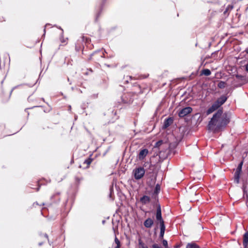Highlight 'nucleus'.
<instances>
[{
    "instance_id": "obj_1",
    "label": "nucleus",
    "mask_w": 248,
    "mask_h": 248,
    "mask_svg": "<svg viewBox=\"0 0 248 248\" xmlns=\"http://www.w3.org/2000/svg\"><path fill=\"white\" fill-rule=\"evenodd\" d=\"M230 121V116L228 113H223L222 109H218L211 120L209 122L208 127L210 129H220L225 127Z\"/></svg>"
},
{
    "instance_id": "obj_2",
    "label": "nucleus",
    "mask_w": 248,
    "mask_h": 248,
    "mask_svg": "<svg viewBox=\"0 0 248 248\" xmlns=\"http://www.w3.org/2000/svg\"><path fill=\"white\" fill-rule=\"evenodd\" d=\"M157 207L156 213L155 215L156 220L159 225L165 224L164 221L162 217L161 206L159 202L154 203Z\"/></svg>"
},
{
    "instance_id": "obj_3",
    "label": "nucleus",
    "mask_w": 248,
    "mask_h": 248,
    "mask_svg": "<svg viewBox=\"0 0 248 248\" xmlns=\"http://www.w3.org/2000/svg\"><path fill=\"white\" fill-rule=\"evenodd\" d=\"M89 41V39L87 37H85L84 36H82L79 39H78L75 44V49L77 51H79L81 50H82L84 46L83 43L88 42Z\"/></svg>"
},
{
    "instance_id": "obj_4",
    "label": "nucleus",
    "mask_w": 248,
    "mask_h": 248,
    "mask_svg": "<svg viewBox=\"0 0 248 248\" xmlns=\"http://www.w3.org/2000/svg\"><path fill=\"white\" fill-rule=\"evenodd\" d=\"M243 165V161H241L238 164L234 175V181L236 184L240 182V175L242 172V166Z\"/></svg>"
},
{
    "instance_id": "obj_5",
    "label": "nucleus",
    "mask_w": 248,
    "mask_h": 248,
    "mask_svg": "<svg viewBox=\"0 0 248 248\" xmlns=\"http://www.w3.org/2000/svg\"><path fill=\"white\" fill-rule=\"evenodd\" d=\"M133 174L134 178L136 180H139L141 179L145 174V170L143 167H140L138 168H136L133 170Z\"/></svg>"
},
{
    "instance_id": "obj_6",
    "label": "nucleus",
    "mask_w": 248,
    "mask_h": 248,
    "mask_svg": "<svg viewBox=\"0 0 248 248\" xmlns=\"http://www.w3.org/2000/svg\"><path fill=\"white\" fill-rule=\"evenodd\" d=\"M192 111V108L190 107H185L178 112V116L180 117L183 118L188 114L190 113Z\"/></svg>"
},
{
    "instance_id": "obj_7",
    "label": "nucleus",
    "mask_w": 248,
    "mask_h": 248,
    "mask_svg": "<svg viewBox=\"0 0 248 248\" xmlns=\"http://www.w3.org/2000/svg\"><path fill=\"white\" fill-rule=\"evenodd\" d=\"M160 191V186L159 184H157L155 185V188L152 194V198L155 200V203L158 202V195Z\"/></svg>"
},
{
    "instance_id": "obj_8",
    "label": "nucleus",
    "mask_w": 248,
    "mask_h": 248,
    "mask_svg": "<svg viewBox=\"0 0 248 248\" xmlns=\"http://www.w3.org/2000/svg\"><path fill=\"white\" fill-rule=\"evenodd\" d=\"M122 102L124 104H130L133 102V99L129 93H124L121 96Z\"/></svg>"
},
{
    "instance_id": "obj_9",
    "label": "nucleus",
    "mask_w": 248,
    "mask_h": 248,
    "mask_svg": "<svg viewBox=\"0 0 248 248\" xmlns=\"http://www.w3.org/2000/svg\"><path fill=\"white\" fill-rule=\"evenodd\" d=\"M227 100V97L222 95L218 98L214 103L219 108L222 106Z\"/></svg>"
},
{
    "instance_id": "obj_10",
    "label": "nucleus",
    "mask_w": 248,
    "mask_h": 248,
    "mask_svg": "<svg viewBox=\"0 0 248 248\" xmlns=\"http://www.w3.org/2000/svg\"><path fill=\"white\" fill-rule=\"evenodd\" d=\"M148 152V150L146 148L140 150L138 155L139 159L143 160L146 156Z\"/></svg>"
},
{
    "instance_id": "obj_11",
    "label": "nucleus",
    "mask_w": 248,
    "mask_h": 248,
    "mask_svg": "<svg viewBox=\"0 0 248 248\" xmlns=\"http://www.w3.org/2000/svg\"><path fill=\"white\" fill-rule=\"evenodd\" d=\"M218 108L219 107L214 102L212 106L206 110V115H209L215 110H217Z\"/></svg>"
},
{
    "instance_id": "obj_12",
    "label": "nucleus",
    "mask_w": 248,
    "mask_h": 248,
    "mask_svg": "<svg viewBox=\"0 0 248 248\" xmlns=\"http://www.w3.org/2000/svg\"><path fill=\"white\" fill-rule=\"evenodd\" d=\"M173 118L172 117H169L166 119L164 122L163 128L166 129L173 122Z\"/></svg>"
},
{
    "instance_id": "obj_13",
    "label": "nucleus",
    "mask_w": 248,
    "mask_h": 248,
    "mask_svg": "<svg viewBox=\"0 0 248 248\" xmlns=\"http://www.w3.org/2000/svg\"><path fill=\"white\" fill-rule=\"evenodd\" d=\"M144 226L147 228H150L154 224V220L150 217L147 218L143 223Z\"/></svg>"
},
{
    "instance_id": "obj_14",
    "label": "nucleus",
    "mask_w": 248,
    "mask_h": 248,
    "mask_svg": "<svg viewBox=\"0 0 248 248\" xmlns=\"http://www.w3.org/2000/svg\"><path fill=\"white\" fill-rule=\"evenodd\" d=\"M243 245L244 248H248V231L243 235Z\"/></svg>"
},
{
    "instance_id": "obj_15",
    "label": "nucleus",
    "mask_w": 248,
    "mask_h": 248,
    "mask_svg": "<svg viewBox=\"0 0 248 248\" xmlns=\"http://www.w3.org/2000/svg\"><path fill=\"white\" fill-rule=\"evenodd\" d=\"M140 202L143 204H146L150 202V198L146 195H144L140 198Z\"/></svg>"
},
{
    "instance_id": "obj_16",
    "label": "nucleus",
    "mask_w": 248,
    "mask_h": 248,
    "mask_svg": "<svg viewBox=\"0 0 248 248\" xmlns=\"http://www.w3.org/2000/svg\"><path fill=\"white\" fill-rule=\"evenodd\" d=\"M60 192H56L51 197V200L53 201L54 202H59L60 201Z\"/></svg>"
},
{
    "instance_id": "obj_17",
    "label": "nucleus",
    "mask_w": 248,
    "mask_h": 248,
    "mask_svg": "<svg viewBox=\"0 0 248 248\" xmlns=\"http://www.w3.org/2000/svg\"><path fill=\"white\" fill-rule=\"evenodd\" d=\"M159 226H160V229L159 238L160 239H162L164 237L166 227H165V224L159 225Z\"/></svg>"
},
{
    "instance_id": "obj_18",
    "label": "nucleus",
    "mask_w": 248,
    "mask_h": 248,
    "mask_svg": "<svg viewBox=\"0 0 248 248\" xmlns=\"http://www.w3.org/2000/svg\"><path fill=\"white\" fill-rule=\"evenodd\" d=\"M100 52H101L100 50L95 51L94 52H93V53L91 54L90 59H92V56H94L95 54H98V53H100L99 55V57H100V58H105V56L104 53H102L101 54V53H100Z\"/></svg>"
},
{
    "instance_id": "obj_19",
    "label": "nucleus",
    "mask_w": 248,
    "mask_h": 248,
    "mask_svg": "<svg viewBox=\"0 0 248 248\" xmlns=\"http://www.w3.org/2000/svg\"><path fill=\"white\" fill-rule=\"evenodd\" d=\"M186 248H200V247L195 243H190L187 244Z\"/></svg>"
},
{
    "instance_id": "obj_20",
    "label": "nucleus",
    "mask_w": 248,
    "mask_h": 248,
    "mask_svg": "<svg viewBox=\"0 0 248 248\" xmlns=\"http://www.w3.org/2000/svg\"><path fill=\"white\" fill-rule=\"evenodd\" d=\"M202 74L205 76H208L211 75V71L208 69H204L202 70Z\"/></svg>"
},
{
    "instance_id": "obj_21",
    "label": "nucleus",
    "mask_w": 248,
    "mask_h": 248,
    "mask_svg": "<svg viewBox=\"0 0 248 248\" xmlns=\"http://www.w3.org/2000/svg\"><path fill=\"white\" fill-rule=\"evenodd\" d=\"M226 85V83L223 81H219L217 87L220 89H223L225 87Z\"/></svg>"
},
{
    "instance_id": "obj_22",
    "label": "nucleus",
    "mask_w": 248,
    "mask_h": 248,
    "mask_svg": "<svg viewBox=\"0 0 248 248\" xmlns=\"http://www.w3.org/2000/svg\"><path fill=\"white\" fill-rule=\"evenodd\" d=\"M75 180L77 185H78L80 184V182L83 180V178L82 177H78L76 176L75 177Z\"/></svg>"
},
{
    "instance_id": "obj_23",
    "label": "nucleus",
    "mask_w": 248,
    "mask_h": 248,
    "mask_svg": "<svg viewBox=\"0 0 248 248\" xmlns=\"http://www.w3.org/2000/svg\"><path fill=\"white\" fill-rule=\"evenodd\" d=\"M139 248H148V247L145 245V244L143 243L140 239L139 240Z\"/></svg>"
},
{
    "instance_id": "obj_24",
    "label": "nucleus",
    "mask_w": 248,
    "mask_h": 248,
    "mask_svg": "<svg viewBox=\"0 0 248 248\" xmlns=\"http://www.w3.org/2000/svg\"><path fill=\"white\" fill-rule=\"evenodd\" d=\"M93 159L90 157H89L84 161V164H87L88 166H89L91 163Z\"/></svg>"
},
{
    "instance_id": "obj_25",
    "label": "nucleus",
    "mask_w": 248,
    "mask_h": 248,
    "mask_svg": "<svg viewBox=\"0 0 248 248\" xmlns=\"http://www.w3.org/2000/svg\"><path fill=\"white\" fill-rule=\"evenodd\" d=\"M60 39L62 43H65L68 40V38H64L63 32H62Z\"/></svg>"
},
{
    "instance_id": "obj_26",
    "label": "nucleus",
    "mask_w": 248,
    "mask_h": 248,
    "mask_svg": "<svg viewBox=\"0 0 248 248\" xmlns=\"http://www.w3.org/2000/svg\"><path fill=\"white\" fill-rule=\"evenodd\" d=\"M162 244L165 247V248H168V242L166 240L163 239L162 240Z\"/></svg>"
},
{
    "instance_id": "obj_27",
    "label": "nucleus",
    "mask_w": 248,
    "mask_h": 248,
    "mask_svg": "<svg viewBox=\"0 0 248 248\" xmlns=\"http://www.w3.org/2000/svg\"><path fill=\"white\" fill-rule=\"evenodd\" d=\"M102 5L101 6V7L100 8L99 12L96 14V17H95V21H97L98 18H99V16L101 14V11H102Z\"/></svg>"
},
{
    "instance_id": "obj_28",
    "label": "nucleus",
    "mask_w": 248,
    "mask_h": 248,
    "mask_svg": "<svg viewBox=\"0 0 248 248\" xmlns=\"http://www.w3.org/2000/svg\"><path fill=\"white\" fill-rule=\"evenodd\" d=\"M163 143V141L162 140H159L156 142L155 147H159Z\"/></svg>"
},
{
    "instance_id": "obj_29",
    "label": "nucleus",
    "mask_w": 248,
    "mask_h": 248,
    "mask_svg": "<svg viewBox=\"0 0 248 248\" xmlns=\"http://www.w3.org/2000/svg\"><path fill=\"white\" fill-rule=\"evenodd\" d=\"M40 236H42L43 235L44 236V237L48 240V242L49 243V244L51 245V244L49 241V239H48V236L46 233H45V234L40 233Z\"/></svg>"
},
{
    "instance_id": "obj_30",
    "label": "nucleus",
    "mask_w": 248,
    "mask_h": 248,
    "mask_svg": "<svg viewBox=\"0 0 248 248\" xmlns=\"http://www.w3.org/2000/svg\"><path fill=\"white\" fill-rule=\"evenodd\" d=\"M115 242L117 246H121L120 242L116 236L115 237Z\"/></svg>"
},
{
    "instance_id": "obj_31",
    "label": "nucleus",
    "mask_w": 248,
    "mask_h": 248,
    "mask_svg": "<svg viewBox=\"0 0 248 248\" xmlns=\"http://www.w3.org/2000/svg\"><path fill=\"white\" fill-rule=\"evenodd\" d=\"M153 248H162L157 244H154L152 245Z\"/></svg>"
},
{
    "instance_id": "obj_32",
    "label": "nucleus",
    "mask_w": 248,
    "mask_h": 248,
    "mask_svg": "<svg viewBox=\"0 0 248 248\" xmlns=\"http://www.w3.org/2000/svg\"><path fill=\"white\" fill-rule=\"evenodd\" d=\"M245 69L246 71L248 72V63L245 65Z\"/></svg>"
},
{
    "instance_id": "obj_33",
    "label": "nucleus",
    "mask_w": 248,
    "mask_h": 248,
    "mask_svg": "<svg viewBox=\"0 0 248 248\" xmlns=\"http://www.w3.org/2000/svg\"><path fill=\"white\" fill-rule=\"evenodd\" d=\"M147 76H141L140 77V78H147Z\"/></svg>"
},
{
    "instance_id": "obj_34",
    "label": "nucleus",
    "mask_w": 248,
    "mask_h": 248,
    "mask_svg": "<svg viewBox=\"0 0 248 248\" xmlns=\"http://www.w3.org/2000/svg\"><path fill=\"white\" fill-rule=\"evenodd\" d=\"M245 52H246L247 54H248V47L246 48V49H245Z\"/></svg>"
},
{
    "instance_id": "obj_35",
    "label": "nucleus",
    "mask_w": 248,
    "mask_h": 248,
    "mask_svg": "<svg viewBox=\"0 0 248 248\" xmlns=\"http://www.w3.org/2000/svg\"><path fill=\"white\" fill-rule=\"evenodd\" d=\"M113 56H114V55H110L108 57V58H112Z\"/></svg>"
},
{
    "instance_id": "obj_36",
    "label": "nucleus",
    "mask_w": 248,
    "mask_h": 248,
    "mask_svg": "<svg viewBox=\"0 0 248 248\" xmlns=\"http://www.w3.org/2000/svg\"><path fill=\"white\" fill-rule=\"evenodd\" d=\"M124 82L126 83H127L128 82V79H125Z\"/></svg>"
},
{
    "instance_id": "obj_37",
    "label": "nucleus",
    "mask_w": 248,
    "mask_h": 248,
    "mask_svg": "<svg viewBox=\"0 0 248 248\" xmlns=\"http://www.w3.org/2000/svg\"><path fill=\"white\" fill-rule=\"evenodd\" d=\"M128 78H129V79L131 80L132 78V77L131 76H129Z\"/></svg>"
},
{
    "instance_id": "obj_38",
    "label": "nucleus",
    "mask_w": 248,
    "mask_h": 248,
    "mask_svg": "<svg viewBox=\"0 0 248 248\" xmlns=\"http://www.w3.org/2000/svg\"><path fill=\"white\" fill-rule=\"evenodd\" d=\"M121 246H116V247L115 248H120Z\"/></svg>"
},
{
    "instance_id": "obj_39",
    "label": "nucleus",
    "mask_w": 248,
    "mask_h": 248,
    "mask_svg": "<svg viewBox=\"0 0 248 248\" xmlns=\"http://www.w3.org/2000/svg\"><path fill=\"white\" fill-rule=\"evenodd\" d=\"M42 244H43V242H41V243H39V246H41V245H42Z\"/></svg>"
},
{
    "instance_id": "obj_40",
    "label": "nucleus",
    "mask_w": 248,
    "mask_h": 248,
    "mask_svg": "<svg viewBox=\"0 0 248 248\" xmlns=\"http://www.w3.org/2000/svg\"><path fill=\"white\" fill-rule=\"evenodd\" d=\"M39 187H37V188H36V191H39Z\"/></svg>"
},
{
    "instance_id": "obj_41",
    "label": "nucleus",
    "mask_w": 248,
    "mask_h": 248,
    "mask_svg": "<svg viewBox=\"0 0 248 248\" xmlns=\"http://www.w3.org/2000/svg\"><path fill=\"white\" fill-rule=\"evenodd\" d=\"M33 204H34H34L38 205V203H37V202H34V203H33Z\"/></svg>"
},
{
    "instance_id": "obj_42",
    "label": "nucleus",
    "mask_w": 248,
    "mask_h": 248,
    "mask_svg": "<svg viewBox=\"0 0 248 248\" xmlns=\"http://www.w3.org/2000/svg\"><path fill=\"white\" fill-rule=\"evenodd\" d=\"M44 34L46 32V29L45 28L44 30Z\"/></svg>"
},
{
    "instance_id": "obj_43",
    "label": "nucleus",
    "mask_w": 248,
    "mask_h": 248,
    "mask_svg": "<svg viewBox=\"0 0 248 248\" xmlns=\"http://www.w3.org/2000/svg\"><path fill=\"white\" fill-rule=\"evenodd\" d=\"M71 106H69V109L70 110V109H71Z\"/></svg>"
},
{
    "instance_id": "obj_44",
    "label": "nucleus",
    "mask_w": 248,
    "mask_h": 248,
    "mask_svg": "<svg viewBox=\"0 0 248 248\" xmlns=\"http://www.w3.org/2000/svg\"><path fill=\"white\" fill-rule=\"evenodd\" d=\"M105 220H103V221H102V223H103V224L105 223Z\"/></svg>"
},
{
    "instance_id": "obj_45",
    "label": "nucleus",
    "mask_w": 248,
    "mask_h": 248,
    "mask_svg": "<svg viewBox=\"0 0 248 248\" xmlns=\"http://www.w3.org/2000/svg\"><path fill=\"white\" fill-rule=\"evenodd\" d=\"M137 87H138V88H140V85H137Z\"/></svg>"
},
{
    "instance_id": "obj_46",
    "label": "nucleus",
    "mask_w": 248,
    "mask_h": 248,
    "mask_svg": "<svg viewBox=\"0 0 248 248\" xmlns=\"http://www.w3.org/2000/svg\"><path fill=\"white\" fill-rule=\"evenodd\" d=\"M108 67H109V65H108V64H106Z\"/></svg>"
},
{
    "instance_id": "obj_47",
    "label": "nucleus",
    "mask_w": 248,
    "mask_h": 248,
    "mask_svg": "<svg viewBox=\"0 0 248 248\" xmlns=\"http://www.w3.org/2000/svg\"><path fill=\"white\" fill-rule=\"evenodd\" d=\"M38 107V106H34V107H33L32 108H35V107Z\"/></svg>"
},
{
    "instance_id": "obj_48",
    "label": "nucleus",
    "mask_w": 248,
    "mask_h": 248,
    "mask_svg": "<svg viewBox=\"0 0 248 248\" xmlns=\"http://www.w3.org/2000/svg\"><path fill=\"white\" fill-rule=\"evenodd\" d=\"M111 193H110V194H109V197H110V198H111Z\"/></svg>"
},
{
    "instance_id": "obj_49",
    "label": "nucleus",
    "mask_w": 248,
    "mask_h": 248,
    "mask_svg": "<svg viewBox=\"0 0 248 248\" xmlns=\"http://www.w3.org/2000/svg\"><path fill=\"white\" fill-rule=\"evenodd\" d=\"M12 91H13V90L12 91H11L10 93H12Z\"/></svg>"
}]
</instances>
